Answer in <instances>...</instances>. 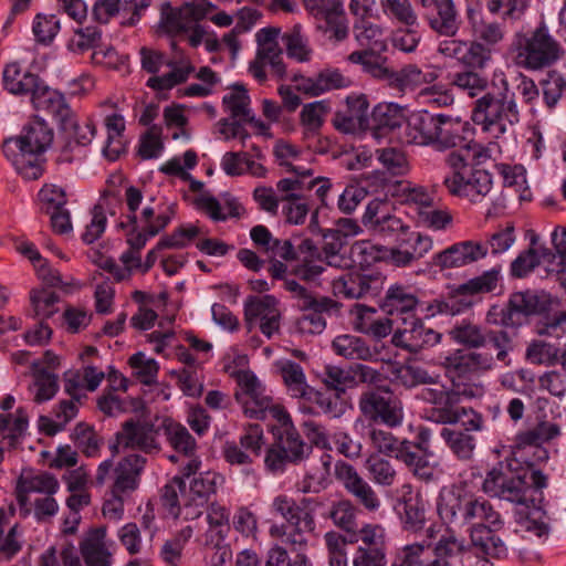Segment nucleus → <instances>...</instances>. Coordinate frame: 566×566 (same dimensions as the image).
I'll use <instances>...</instances> for the list:
<instances>
[{"mask_svg": "<svg viewBox=\"0 0 566 566\" xmlns=\"http://www.w3.org/2000/svg\"><path fill=\"white\" fill-rule=\"evenodd\" d=\"M478 71L467 69L454 72L450 85L461 94L476 98L472 107V122L483 132L499 138L521 120L515 93L510 91L506 81L502 82V88L490 91L489 78Z\"/></svg>", "mask_w": 566, "mask_h": 566, "instance_id": "1", "label": "nucleus"}, {"mask_svg": "<svg viewBox=\"0 0 566 566\" xmlns=\"http://www.w3.org/2000/svg\"><path fill=\"white\" fill-rule=\"evenodd\" d=\"M52 142V128L43 118L34 116L23 127L20 136L4 140L3 154L19 175L27 180H36L44 171L42 155Z\"/></svg>", "mask_w": 566, "mask_h": 566, "instance_id": "2", "label": "nucleus"}, {"mask_svg": "<svg viewBox=\"0 0 566 566\" xmlns=\"http://www.w3.org/2000/svg\"><path fill=\"white\" fill-rule=\"evenodd\" d=\"M437 511L441 521L448 526L458 528L468 526L469 532L482 522L494 523L491 517L496 518V510L486 499L458 484L441 489L437 500Z\"/></svg>", "mask_w": 566, "mask_h": 566, "instance_id": "3", "label": "nucleus"}, {"mask_svg": "<svg viewBox=\"0 0 566 566\" xmlns=\"http://www.w3.org/2000/svg\"><path fill=\"white\" fill-rule=\"evenodd\" d=\"M272 436L273 441L265 451L264 467L274 475L284 473L290 464L298 465L313 451V447L305 442L294 427L289 413L272 427Z\"/></svg>", "mask_w": 566, "mask_h": 566, "instance_id": "4", "label": "nucleus"}, {"mask_svg": "<svg viewBox=\"0 0 566 566\" xmlns=\"http://www.w3.org/2000/svg\"><path fill=\"white\" fill-rule=\"evenodd\" d=\"M143 192L135 186H128L125 189V202L128 209V224L132 226L130 232L127 234V243L129 249L139 253L146 245L149 238L156 237L160 233L176 216V203L168 205L165 209L160 206L157 208L146 206L142 210L140 220L143 229L137 230V216L136 211L143 202Z\"/></svg>", "mask_w": 566, "mask_h": 566, "instance_id": "5", "label": "nucleus"}, {"mask_svg": "<svg viewBox=\"0 0 566 566\" xmlns=\"http://www.w3.org/2000/svg\"><path fill=\"white\" fill-rule=\"evenodd\" d=\"M446 164L451 172L444 177L443 186L451 196L479 203L491 191L493 185L491 174L470 166L461 153H449L446 156Z\"/></svg>", "mask_w": 566, "mask_h": 566, "instance_id": "6", "label": "nucleus"}, {"mask_svg": "<svg viewBox=\"0 0 566 566\" xmlns=\"http://www.w3.org/2000/svg\"><path fill=\"white\" fill-rule=\"evenodd\" d=\"M515 44L517 63L533 71L552 66L565 52L544 23L525 34H518Z\"/></svg>", "mask_w": 566, "mask_h": 566, "instance_id": "7", "label": "nucleus"}, {"mask_svg": "<svg viewBox=\"0 0 566 566\" xmlns=\"http://www.w3.org/2000/svg\"><path fill=\"white\" fill-rule=\"evenodd\" d=\"M527 488V469H523V462L515 455L500 461L482 483L484 493L515 503H524Z\"/></svg>", "mask_w": 566, "mask_h": 566, "instance_id": "8", "label": "nucleus"}, {"mask_svg": "<svg viewBox=\"0 0 566 566\" xmlns=\"http://www.w3.org/2000/svg\"><path fill=\"white\" fill-rule=\"evenodd\" d=\"M238 386L239 390L234 397L248 418L264 420L271 417L277 421L289 413L283 406L273 402L272 397L265 392V387L252 371L240 373Z\"/></svg>", "mask_w": 566, "mask_h": 566, "instance_id": "9", "label": "nucleus"}, {"mask_svg": "<svg viewBox=\"0 0 566 566\" xmlns=\"http://www.w3.org/2000/svg\"><path fill=\"white\" fill-rule=\"evenodd\" d=\"M279 34L280 29L277 28H263L255 34L258 49L255 59L249 65V72L260 83L268 78L266 66L270 75L277 80H282L286 75L283 50L277 42Z\"/></svg>", "mask_w": 566, "mask_h": 566, "instance_id": "10", "label": "nucleus"}, {"mask_svg": "<svg viewBox=\"0 0 566 566\" xmlns=\"http://www.w3.org/2000/svg\"><path fill=\"white\" fill-rule=\"evenodd\" d=\"M358 407L364 417L373 422L397 428L402 423L401 403L389 389H369L363 392Z\"/></svg>", "mask_w": 566, "mask_h": 566, "instance_id": "11", "label": "nucleus"}, {"mask_svg": "<svg viewBox=\"0 0 566 566\" xmlns=\"http://www.w3.org/2000/svg\"><path fill=\"white\" fill-rule=\"evenodd\" d=\"M386 277L379 271L353 270L333 280L335 296L344 298H371L379 295Z\"/></svg>", "mask_w": 566, "mask_h": 566, "instance_id": "12", "label": "nucleus"}, {"mask_svg": "<svg viewBox=\"0 0 566 566\" xmlns=\"http://www.w3.org/2000/svg\"><path fill=\"white\" fill-rule=\"evenodd\" d=\"M304 3L315 19L316 29L329 40L340 42L348 36V21L342 0H304Z\"/></svg>", "mask_w": 566, "mask_h": 566, "instance_id": "13", "label": "nucleus"}, {"mask_svg": "<svg viewBox=\"0 0 566 566\" xmlns=\"http://www.w3.org/2000/svg\"><path fill=\"white\" fill-rule=\"evenodd\" d=\"M422 8L423 20L437 34L453 38L462 20L454 0H415Z\"/></svg>", "mask_w": 566, "mask_h": 566, "instance_id": "14", "label": "nucleus"}, {"mask_svg": "<svg viewBox=\"0 0 566 566\" xmlns=\"http://www.w3.org/2000/svg\"><path fill=\"white\" fill-rule=\"evenodd\" d=\"M402 327L397 328L391 337L394 346L419 354L420 352L436 346L441 342L442 335L429 327H426L422 319L411 316L402 317Z\"/></svg>", "mask_w": 566, "mask_h": 566, "instance_id": "15", "label": "nucleus"}, {"mask_svg": "<svg viewBox=\"0 0 566 566\" xmlns=\"http://www.w3.org/2000/svg\"><path fill=\"white\" fill-rule=\"evenodd\" d=\"M244 321L249 331L260 322V331L268 338L280 329L281 312L277 301L272 295H250L244 302Z\"/></svg>", "mask_w": 566, "mask_h": 566, "instance_id": "16", "label": "nucleus"}, {"mask_svg": "<svg viewBox=\"0 0 566 566\" xmlns=\"http://www.w3.org/2000/svg\"><path fill=\"white\" fill-rule=\"evenodd\" d=\"M438 53L454 59L467 69L483 70L492 59V51L479 41H463L453 38L438 44Z\"/></svg>", "mask_w": 566, "mask_h": 566, "instance_id": "17", "label": "nucleus"}, {"mask_svg": "<svg viewBox=\"0 0 566 566\" xmlns=\"http://www.w3.org/2000/svg\"><path fill=\"white\" fill-rule=\"evenodd\" d=\"M335 475L347 493L366 511L376 512L380 509V497L352 464L338 461L335 464Z\"/></svg>", "mask_w": 566, "mask_h": 566, "instance_id": "18", "label": "nucleus"}, {"mask_svg": "<svg viewBox=\"0 0 566 566\" xmlns=\"http://www.w3.org/2000/svg\"><path fill=\"white\" fill-rule=\"evenodd\" d=\"M158 429L147 421L127 420L123 423L122 430L116 433L117 444L113 446L114 452L118 447L124 449H137L145 453L158 452Z\"/></svg>", "mask_w": 566, "mask_h": 566, "instance_id": "19", "label": "nucleus"}, {"mask_svg": "<svg viewBox=\"0 0 566 566\" xmlns=\"http://www.w3.org/2000/svg\"><path fill=\"white\" fill-rule=\"evenodd\" d=\"M496 518L493 522H482L471 528L470 539L472 546L483 556L494 559H503L509 554V547L499 532L504 527L501 514L495 511Z\"/></svg>", "mask_w": 566, "mask_h": 566, "instance_id": "20", "label": "nucleus"}, {"mask_svg": "<svg viewBox=\"0 0 566 566\" xmlns=\"http://www.w3.org/2000/svg\"><path fill=\"white\" fill-rule=\"evenodd\" d=\"M361 223L374 234L385 238L395 237L397 240L409 230V226L399 217L389 213L387 203L379 199L368 202L361 217Z\"/></svg>", "mask_w": 566, "mask_h": 566, "instance_id": "21", "label": "nucleus"}, {"mask_svg": "<svg viewBox=\"0 0 566 566\" xmlns=\"http://www.w3.org/2000/svg\"><path fill=\"white\" fill-rule=\"evenodd\" d=\"M30 102L35 111L51 115L59 126L70 127L74 125V111L71 108L65 95L49 86L45 81H43L36 93L32 95Z\"/></svg>", "mask_w": 566, "mask_h": 566, "instance_id": "22", "label": "nucleus"}, {"mask_svg": "<svg viewBox=\"0 0 566 566\" xmlns=\"http://www.w3.org/2000/svg\"><path fill=\"white\" fill-rule=\"evenodd\" d=\"M223 476L214 471H206L193 476L189 483V500L185 502V518L192 520L202 514L201 507L217 493Z\"/></svg>", "mask_w": 566, "mask_h": 566, "instance_id": "23", "label": "nucleus"}, {"mask_svg": "<svg viewBox=\"0 0 566 566\" xmlns=\"http://www.w3.org/2000/svg\"><path fill=\"white\" fill-rule=\"evenodd\" d=\"M531 315L532 291L527 290L513 293L503 308L493 306L486 314V321L503 327H517Z\"/></svg>", "mask_w": 566, "mask_h": 566, "instance_id": "24", "label": "nucleus"}, {"mask_svg": "<svg viewBox=\"0 0 566 566\" xmlns=\"http://www.w3.org/2000/svg\"><path fill=\"white\" fill-rule=\"evenodd\" d=\"M171 48L175 54L166 63L170 71L164 75L151 76L146 82V85L154 91H169L184 84L196 71L190 57L178 50L176 42L171 43Z\"/></svg>", "mask_w": 566, "mask_h": 566, "instance_id": "25", "label": "nucleus"}, {"mask_svg": "<svg viewBox=\"0 0 566 566\" xmlns=\"http://www.w3.org/2000/svg\"><path fill=\"white\" fill-rule=\"evenodd\" d=\"M488 254V247L476 241H462L452 244L433 256L434 265L441 269L465 266L483 259Z\"/></svg>", "mask_w": 566, "mask_h": 566, "instance_id": "26", "label": "nucleus"}, {"mask_svg": "<svg viewBox=\"0 0 566 566\" xmlns=\"http://www.w3.org/2000/svg\"><path fill=\"white\" fill-rule=\"evenodd\" d=\"M43 78L31 70L23 67L19 62H10L2 71L3 88L14 96H29L36 93Z\"/></svg>", "mask_w": 566, "mask_h": 566, "instance_id": "27", "label": "nucleus"}, {"mask_svg": "<svg viewBox=\"0 0 566 566\" xmlns=\"http://www.w3.org/2000/svg\"><path fill=\"white\" fill-rule=\"evenodd\" d=\"M419 304L417 289L411 285L395 283L388 287L380 303V308L389 315L410 318Z\"/></svg>", "mask_w": 566, "mask_h": 566, "instance_id": "28", "label": "nucleus"}, {"mask_svg": "<svg viewBox=\"0 0 566 566\" xmlns=\"http://www.w3.org/2000/svg\"><path fill=\"white\" fill-rule=\"evenodd\" d=\"M59 482L52 474L41 473L32 476H22L17 485V502L23 516L30 514L31 494L39 496L55 494L59 490Z\"/></svg>", "mask_w": 566, "mask_h": 566, "instance_id": "29", "label": "nucleus"}, {"mask_svg": "<svg viewBox=\"0 0 566 566\" xmlns=\"http://www.w3.org/2000/svg\"><path fill=\"white\" fill-rule=\"evenodd\" d=\"M145 464L146 458L140 454L132 453L123 458L114 469L115 480L112 493L126 495L133 493L139 485Z\"/></svg>", "mask_w": 566, "mask_h": 566, "instance_id": "30", "label": "nucleus"}, {"mask_svg": "<svg viewBox=\"0 0 566 566\" xmlns=\"http://www.w3.org/2000/svg\"><path fill=\"white\" fill-rule=\"evenodd\" d=\"M106 528L88 530L80 542V553L85 566H112L113 554L106 545Z\"/></svg>", "mask_w": 566, "mask_h": 566, "instance_id": "31", "label": "nucleus"}, {"mask_svg": "<svg viewBox=\"0 0 566 566\" xmlns=\"http://www.w3.org/2000/svg\"><path fill=\"white\" fill-rule=\"evenodd\" d=\"M405 120L403 107L396 103H379L371 112L369 124L371 135L376 139H381L389 133L401 127Z\"/></svg>", "mask_w": 566, "mask_h": 566, "instance_id": "32", "label": "nucleus"}, {"mask_svg": "<svg viewBox=\"0 0 566 566\" xmlns=\"http://www.w3.org/2000/svg\"><path fill=\"white\" fill-rule=\"evenodd\" d=\"M467 123L449 115L437 114L436 126L431 146L438 150H446L460 146L464 142L462 133Z\"/></svg>", "mask_w": 566, "mask_h": 566, "instance_id": "33", "label": "nucleus"}, {"mask_svg": "<svg viewBox=\"0 0 566 566\" xmlns=\"http://www.w3.org/2000/svg\"><path fill=\"white\" fill-rule=\"evenodd\" d=\"M235 566H313L311 559L302 553L287 562V552L285 548L275 545L268 552V558L264 565L260 562L255 552L244 549L237 556Z\"/></svg>", "mask_w": 566, "mask_h": 566, "instance_id": "34", "label": "nucleus"}, {"mask_svg": "<svg viewBox=\"0 0 566 566\" xmlns=\"http://www.w3.org/2000/svg\"><path fill=\"white\" fill-rule=\"evenodd\" d=\"M432 455L418 451L412 447L411 441L405 439L395 458L402 462L416 478L431 482L434 479V465L429 462V457Z\"/></svg>", "mask_w": 566, "mask_h": 566, "instance_id": "35", "label": "nucleus"}, {"mask_svg": "<svg viewBox=\"0 0 566 566\" xmlns=\"http://www.w3.org/2000/svg\"><path fill=\"white\" fill-rule=\"evenodd\" d=\"M438 78V73L430 67L422 70L415 64H408L398 72L392 71L390 86L399 92L415 91Z\"/></svg>", "mask_w": 566, "mask_h": 566, "instance_id": "36", "label": "nucleus"}, {"mask_svg": "<svg viewBox=\"0 0 566 566\" xmlns=\"http://www.w3.org/2000/svg\"><path fill=\"white\" fill-rule=\"evenodd\" d=\"M559 426L549 421H541L534 427L520 431L515 436V451L513 455L517 457L526 448L539 447L559 436Z\"/></svg>", "mask_w": 566, "mask_h": 566, "instance_id": "37", "label": "nucleus"}, {"mask_svg": "<svg viewBox=\"0 0 566 566\" xmlns=\"http://www.w3.org/2000/svg\"><path fill=\"white\" fill-rule=\"evenodd\" d=\"M73 122L74 125L70 127L60 126L67 134L69 138L57 158L60 163H71L73 160V151L87 146L95 135V126L91 122L85 123L83 126L80 125L75 112H73Z\"/></svg>", "mask_w": 566, "mask_h": 566, "instance_id": "38", "label": "nucleus"}, {"mask_svg": "<svg viewBox=\"0 0 566 566\" xmlns=\"http://www.w3.org/2000/svg\"><path fill=\"white\" fill-rule=\"evenodd\" d=\"M313 402L323 415L331 419H338L352 407L347 395L328 389L316 390L312 388L311 394L305 398Z\"/></svg>", "mask_w": 566, "mask_h": 566, "instance_id": "39", "label": "nucleus"}, {"mask_svg": "<svg viewBox=\"0 0 566 566\" xmlns=\"http://www.w3.org/2000/svg\"><path fill=\"white\" fill-rule=\"evenodd\" d=\"M332 348L336 355L350 360H373L377 355L369 344L359 336L343 334L332 342Z\"/></svg>", "mask_w": 566, "mask_h": 566, "instance_id": "40", "label": "nucleus"}, {"mask_svg": "<svg viewBox=\"0 0 566 566\" xmlns=\"http://www.w3.org/2000/svg\"><path fill=\"white\" fill-rule=\"evenodd\" d=\"M275 365L291 397L305 399L311 394L312 387L307 384L304 369L300 364L284 359Z\"/></svg>", "mask_w": 566, "mask_h": 566, "instance_id": "41", "label": "nucleus"}, {"mask_svg": "<svg viewBox=\"0 0 566 566\" xmlns=\"http://www.w3.org/2000/svg\"><path fill=\"white\" fill-rule=\"evenodd\" d=\"M398 513L403 530L418 532L424 526L426 507L420 494L405 495L398 504Z\"/></svg>", "mask_w": 566, "mask_h": 566, "instance_id": "42", "label": "nucleus"}, {"mask_svg": "<svg viewBox=\"0 0 566 566\" xmlns=\"http://www.w3.org/2000/svg\"><path fill=\"white\" fill-rule=\"evenodd\" d=\"M472 306V302L457 296L443 298H433L424 301L419 296L417 310L423 318H432L437 315H457Z\"/></svg>", "mask_w": 566, "mask_h": 566, "instance_id": "43", "label": "nucleus"}, {"mask_svg": "<svg viewBox=\"0 0 566 566\" xmlns=\"http://www.w3.org/2000/svg\"><path fill=\"white\" fill-rule=\"evenodd\" d=\"M163 429L174 451L184 457L196 454L198 449L197 441L184 424L167 419L163 422Z\"/></svg>", "mask_w": 566, "mask_h": 566, "instance_id": "44", "label": "nucleus"}, {"mask_svg": "<svg viewBox=\"0 0 566 566\" xmlns=\"http://www.w3.org/2000/svg\"><path fill=\"white\" fill-rule=\"evenodd\" d=\"M488 329L468 318L458 321L448 332L450 338L459 345L468 348L484 347V338Z\"/></svg>", "mask_w": 566, "mask_h": 566, "instance_id": "45", "label": "nucleus"}, {"mask_svg": "<svg viewBox=\"0 0 566 566\" xmlns=\"http://www.w3.org/2000/svg\"><path fill=\"white\" fill-rule=\"evenodd\" d=\"M437 115L428 112L413 114L407 120V142L417 145H431Z\"/></svg>", "mask_w": 566, "mask_h": 566, "instance_id": "46", "label": "nucleus"}, {"mask_svg": "<svg viewBox=\"0 0 566 566\" xmlns=\"http://www.w3.org/2000/svg\"><path fill=\"white\" fill-rule=\"evenodd\" d=\"M208 530L203 537L207 542L224 541L230 532V511L219 503H211L207 512Z\"/></svg>", "mask_w": 566, "mask_h": 566, "instance_id": "47", "label": "nucleus"}, {"mask_svg": "<svg viewBox=\"0 0 566 566\" xmlns=\"http://www.w3.org/2000/svg\"><path fill=\"white\" fill-rule=\"evenodd\" d=\"M160 500L163 506L171 516L177 518L181 515L182 510H185V502L189 500L182 476H174L163 486Z\"/></svg>", "mask_w": 566, "mask_h": 566, "instance_id": "48", "label": "nucleus"}, {"mask_svg": "<svg viewBox=\"0 0 566 566\" xmlns=\"http://www.w3.org/2000/svg\"><path fill=\"white\" fill-rule=\"evenodd\" d=\"M323 235L322 253L326 264L334 268H347L348 259L343 254L347 240L338 231L333 229L321 230Z\"/></svg>", "mask_w": 566, "mask_h": 566, "instance_id": "49", "label": "nucleus"}, {"mask_svg": "<svg viewBox=\"0 0 566 566\" xmlns=\"http://www.w3.org/2000/svg\"><path fill=\"white\" fill-rule=\"evenodd\" d=\"M460 394L449 390L441 399V405L424 409L426 419L440 424H454L460 408Z\"/></svg>", "mask_w": 566, "mask_h": 566, "instance_id": "50", "label": "nucleus"}, {"mask_svg": "<svg viewBox=\"0 0 566 566\" xmlns=\"http://www.w3.org/2000/svg\"><path fill=\"white\" fill-rule=\"evenodd\" d=\"M357 513V506L352 501L343 499L331 504L326 516L337 528L346 533H356Z\"/></svg>", "mask_w": 566, "mask_h": 566, "instance_id": "51", "label": "nucleus"}, {"mask_svg": "<svg viewBox=\"0 0 566 566\" xmlns=\"http://www.w3.org/2000/svg\"><path fill=\"white\" fill-rule=\"evenodd\" d=\"M29 418L23 408H18L14 415L0 413V434L8 441L10 447H14L23 437L28 429Z\"/></svg>", "mask_w": 566, "mask_h": 566, "instance_id": "52", "label": "nucleus"}, {"mask_svg": "<svg viewBox=\"0 0 566 566\" xmlns=\"http://www.w3.org/2000/svg\"><path fill=\"white\" fill-rule=\"evenodd\" d=\"M415 219L419 227L433 231L446 230L453 221L450 210L437 205L434 200L427 208L417 211Z\"/></svg>", "mask_w": 566, "mask_h": 566, "instance_id": "53", "label": "nucleus"}, {"mask_svg": "<svg viewBox=\"0 0 566 566\" xmlns=\"http://www.w3.org/2000/svg\"><path fill=\"white\" fill-rule=\"evenodd\" d=\"M365 468L371 481L381 486H391L397 478V471L390 460L378 453H371L365 462Z\"/></svg>", "mask_w": 566, "mask_h": 566, "instance_id": "54", "label": "nucleus"}, {"mask_svg": "<svg viewBox=\"0 0 566 566\" xmlns=\"http://www.w3.org/2000/svg\"><path fill=\"white\" fill-rule=\"evenodd\" d=\"M192 534V527L187 525L178 531L171 538L165 541L160 548L161 559L169 566H180L182 562V552Z\"/></svg>", "mask_w": 566, "mask_h": 566, "instance_id": "55", "label": "nucleus"}, {"mask_svg": "<svg viewBox=\"0 0 566 566\" xmlns=\"http://www.w3.org/2000/svg\"><path fill=\"white\" fill-rule=\"evenodd\" d=\"M250 102L247 88L242 84H234L222 97V107L232 119H248L251 112Z\"/></svg>", "mask_w": 566, "mask_h": 566, "instance_id": "56", "label": "nucleus"}, {"mask_svg": "<svg viewBox=\"0 0 566 566\" xmlns=\"http://www.w3.org/2000/svg\"><path fill=\"white\" fill-rule=\"evenodd\" d=\"M282 42L285 45L289 57L297 62H307L312 56L307 36L302 32V27L295 24L291 30L282 35Z\"/></svg>", "mask_w": 566, "mask_h": 566, "instance_id": "57", "label": "nucleus"}, {"mask_svg": "<svg viewBox=\"0 0 566 566\" xmlns=\"http://www.w3.org/2000/svg\"><path fill=\"white\" fill-rule=\"evenodd\" d=\"M350 254L353 262L364 270L377 262L385 261L387 248L373 243L370 240H359L352 244Z\"/></svg>", "mask_w": 566, "mask_h": 566, "instance_id": "58", "label": "nucleus"}, {"mask_svg": "<svg viewBox=\"0 0 566 566\" xmlns=\"http://www.w3.org/2000/svg\"><path fill=\"white\" fill-rule=\"evenodd\" d=\"M196 205L203 210L213 221H226L228 218H238L241 214V205L235 200L227 201L222 207L213 196H201L196 199Z\"/></svg>", "mask_w": 566, "mask_h": 566, "instance_id": "59", "label": "nucleus"}, {"mask_svg": "<svg viewBox=\"0 0 566 566\" xmlns=\"http://www.w3.org/2000/svg\"><path fill=\"white\" fill-rule=\"evenodd\" d=\"M440 434L458 459L469 460L472 458L475 448V438L471 433L442 428Z\"/></svg>", "mask_w": 566, "mask_h": 566, "instance_id": "60", "label": "nucleus"}, {"mask_svg": "<svg viewBox=\"0 0 566 566\" xmlns=\"http://www.w3.org/2000/svg\"><path fill=\"white\" fill-rule=\"evenodd\" d=\"M490 345L495 352L493 356L495 364L499 361L509 367L512 364L510 354L514 350V340L509 332L504 329H488L484 338V347Z\"/></svg>", "mask_w": 566, "mask_h": 566, "instance_id": "61", "label": "nucleus"}, {"mask_svg": "<svg viewBox=\"0 0 566 566\" xmlns=\"http://www.w3.org/2000/svg\"><path fill=\"white\" fill-rule=\"evenodd\" d=\"M359 551L384 552L388 551V536L386 530L379 524H365L357 533Z\"/></svg>", "mask_w": 566, "mask_h": 566, "instance_id": "62", "label": "nucleus"}, {"mask_svg": "<svg viewBox=\"0 0 566 566\" xmlns=\"http://www.w3.org/2000/svg\"><path fill=\"white\" fill-rule=\"evenodd\" d=\"M348 61L354 64H360L364 72L375 78L386 80L390 84L392 71L380 61V56L373 51H354L348 55Z\"/></svg>", "mask_w": 566, "mask_h": 566, "instance_id": "63", "label": "nucleus"}, {"mask_svg": "<svg viewBox=\"0 0 566 566\" xmlns=\"http://www.w3.org/2000/svg\"><path fill=\"white\" fill-rule=\"evenodd\" d=\"M497 172L503 177L505 187H513L521 200H531L532 192L526 185V170L522 165L497 164Z\"/></svg>", "mask_w": 566, "mask_h": 566, "instance_id": "64", "label": "nucleus"}]
</instances>
